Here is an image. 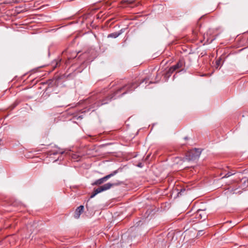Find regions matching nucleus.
Segmentation results:
<instances>
[{"instance_id":"obj_22","label":"nucleus","mask_w":248,"mask_h":248,"mask_svg":"<svg viewBox=\"0 0 248 248\" xmlns=\"http://www.w3.org/2000/svg\"><path fill=\"white\" fill-rule=\"evenodd\" d=\"M137 166L138 167H140V168H141L142 167L143 165H142V164L141 163H139L138 165H137Z\"/></svg>"},{"instance_id":"obj_4","label":"nucleus","mask_w":248,"mask_h":248,"mask_svg":"<svg viewBox=\"0 0 248 248\" xmlns=\"http://www.w3.org/2000/svg\"><path fill=\"white\" fill-rule=\"evenodd\" d=\"M202 153L199 148H194L187 152L186 155V159L188 161H194L199 158Z\"/></svg>"},{"instance_id":"obj_19","label":"nucleus","mask_w":248,"mask_h":248,"mask_svg":"<svg viewBox=\"0 0 248 248\" xmlns=\"http://www.w3.org/2000/svg\"><path fill=\"white\" fill-rule=\"evenodd\" d=\"M50 155H55L58 153V152H53V151H50Z\"/></svg>"},{"instance_id":"obj_14","label":"nucleus","mask_w":248,"mask_h":248,"mask_svg":"<svg viewBox=\"0 0 248 248\" xmlns=\"http://www.w3.org/2000/svg\"><path fill=\"white\" fill-rule=\"evenodd\" d=\"M235 173V172H233V173H232L231 172H227L224 176H223L222 177V178H227V177H229V176H231L233 174H234Z\"/></svg>"},{"instance_id":"obj_9","label":"nucleus","mask_w":248,"mask_h":248,"mask_svg":"<svg viewBox=\"0 0 248 248\" xmlns=\"http://www.w3.org/2000/svg\"><path fill=\"white\" fill-rule=\"evenodd\" d=\"M108 177L105 176V177L101 178L100 179H99L97 180H96L92 184V185H100L102 184H103L104 182H106L107 180H108Z\"/></svg>"},{"instance_id":"obj_20","label":"nucleus","mask_w":248,"mask_h":248,"mask_svg":"<svg viewBox=\"0 0 248 248\" xmlns=\"http://www.w3.org/2000/svg\"><path fill=\"white\" fill-rule=\"evenodd\" d=\"M77 55H78V53L76 52L75 53V55H74V56L73 57H68V59H72V58H76Z\"/></svg>"},{"instance_id":"obj_16","label":"nucleus","mask_w":248,"mask_h":248,"mask_svg":"<svg viewBox=\"0 0 248 248\" xmlns=\"http://www.w3.org/2000/svg\"><path fill=\"white\" fill-rule=\"evenodd\" d=\"M60 64H61V60H58L56 62V64L55 65V66H54L53 67V70H54V69L58 67V66H59L60 65Z\"/></svg>"},{"instance_id":"obj_17","label":"nucleus","mask_w":248,"mask_h":248,"mask_svg":"<svg viewBox=\"0 0 248 248\" xmlns=\"http://www.w3.org/2000/svg\"><path fill=\"white\" fill-rule=\"evenodd\" d=\"M221 61V59L220 58H219V59H218L216 61V65L218 66L220 63V62Z\"/></svg>"},{"instance_id":"obj_6","label":"nucleus","mask_w":248,"mask_h":248,"mask_svg":"<svg viewBox=\"0 0 248 248\" xmlns=\"http://www.w3.org/2000/svg\"><path fill=\"white\" fill-rule=\"evenodd\" d=\"M83 205H80L79 207H78L75 211L74 217L77 219L78 218L80 217V215L83 213Z\"/></svg>"},{"instance_id":"obj_23","label":"nucleus","mask_w":248,"mask_h":248,"mask_svg":"<svg viewBox=\"0 0 248 248\" xmlns=\"http://www.w3.org/2000/svg\"><path fill=\"white\" fill-rule=\"evenodd\" d=\"M78 118L82 119L83 118V115H79L78 116Z\"/></svg>"},{"instance_id":"obj_21","label":"nucleus","mask_w":248,"mask_h":248,"mask_svg":"<svg viewBox=\"0 0 248 248\" xmlns=\"http://www.w3.org/2000/svg\"><path fill=\"white\" fill-rule=\"evenodd\" d=\"M86 111H87V109L86 108H84L83 109H81L80 110V112H81V113H83L86 112Z\"/></svg>"},{"instance_id":"obj_3","label":"nucleus","mask_w":248,"mask_h":248,"mask_svg":"<svg viewBox=\"0 0 248 248\" xmlns=\"http://www.w3.org/2000/svg\"><path fill=\"white\" fill-rule=\"evenodd\" d=\"M123 182L120 181H117L115 183H108L107 184H105V185L100 186V187H98V188L94 189L93 192L92 193L90 198H93L96 194L104 191L107 190L108 189H109L111 187L113 186H120L122 184H123Z\"/></svg>"},{"instance_id":"obj_18","label":"nucleus","mask_w":248,"mask_h":248,"mask_svg":"<svg viewBox=\"0 0 248 248\" xmlns=\"http://www.w3.org/2000/svg\"><path fill=\"white\" fill-rule=\"evenodd\" d=\"M122 3H126L127 4H131V3H132V2L130 1L129 0H123L122 1Z\"/></svg>"},{"instance_id":"obj_7","label":"nucleus","mask_w":248,"mask_h":248,"mask_svg":"<svg viewBox=\"0 0 248 248\" xmlns=\"http://www.w3.org/2000/svg\"><path fill=\"white\" fill-rule=\"evenodd\" d=\"M185 60L184 58H181L177 63L173 65L172 66L175 68V70L178 69L180 68H182L183 66L185 65Z\"/></svg>"},{"instance_id":"obj_13","label":"nucleus","mask_w":248,"mask_h":248,"mask_svg":"<svg viewBox=\"0 0 248 248\" xmlns=\"http://www.w3.org/2000/svg\"><path fill=\"white\" fill-rule=\"evenodd\" d=\"M72 158L76 161H78L80 159L81 156L76 154H72L71 155Z\"/></svg>"},{"instance_id":"obj_8","label":"nucleus","mask_w":248,"mask_h":248,"mask_svg":"<svg viewBox=\"0 0 248 248\" xmlns=\"http://www.w3.org/2000/svg\"><path fill=\"white\" fill-rule=\"evenodd\" d=\"M125 30V29H122L118 32H114L111 33L110 34H109L108 35V38L111 37V38H117L120 34H121L122 33H123L124 31Z\"/></svg>"},{"instance_id":"obj_11","label":"nucleus","mask_w":248,"mask_h":248,"mask_svg":"<svg viewBox=\"0 0 248 248\" xmlns=\"http://www.w3.org/2000/svg\"><path fill=\"white\" fill-rule=\"evenodd\" d=\"M175 68L172 66H171L166 72V76L170 77L175 71Z\"/></svg>"},{"instance_id":"obj_25","label":"nucleus","mask_w":248,"mask_h":248,"mask_svg":"<svg viewBox=\"0 0 248 248\" xmlns=\"http://www.w3.org/2000/svg\"><path fill=\"white\" fill-rule=\"evenodd\" d=\"M202 232V231H199V234H200V233H201V232Z\"/></svg>"},{"instance_id":"obj_2","label":"nucleus","mask_w":248,"mask_h":248,"mask_svg":"<svg viewBox=\"0 0 248 248\" xmlns=\"http://www.w3.org/2000/svg\"><path fill=\"white\" fill-rule=\"evenodd\" d=\"M149 80V78H145L139 81H134L131 82H129L126 84H125L123 87L118 89L116 91V93H122L121 96L124 95L129 92H132L134 91L136 88H137L140 84H141L144 82H147V81Z\"/></svg>"},{"instance_id":"obj_15","label":"nucleus","mask_w":248,"mask_h":248,"mask_svg":"<svg viewBox=\"0 0 248 248\" xmlns=\"http://www.w3.org/2000/svg\"><path fill=\"white\" fill-rule=\"evenodd\" d=\"M186 191V189H185V188L181 189L180 191L179 192H178V196H179V195L182 196V195H184Z\"/></svg>"},{"instance_id":"obj_10","label":"nucleus","mask_w":248,"mask_h":248,"mask_svg":"<svg viewBox=\"0 0 248 248\" xmlns=\"http://www.w3.org/2000/svg\"><path fill=\"white\" fill-rule=\"evenodd\" d=\"M122 169L119 168L116 170H115L114 171H113L112 172H111L110 174H108L107 175V176L108 177V179H109L110 178H111V177L114 176L115 175H116L117 173H118L119 172L120 170H121Z\"/></svg>"},{"instance_id":"obj_24","label":"nucleus","mask_w":248,"mask_h":248,"mask_svg":"<svg viewBox=\"0 0 248 248\" xmlns=\"http://www.w3.org/2000/svg\"><path fill=\"white\" fill-rule=\"evenodd\" d=\"M184 139L185 140H188V137H186L184 138Z\"/></svg>"},{"instance_id":"obj_12","label":"nucleus","mask_w":248,"mask_h":248,"mask_svg":"<svg viewBox=\"0 0 248 248\" xmlns=\"http://www.w3.org/2000/svg\"><path fill=\"white\" fill-rule=\"evenodd\" d=\"M88 53L86 52L82 54L81 55L79 56L78 57V59H79L80 57H81V58H86L87 59L86 60L87 61H92V59L88 58Z\"/></svg>"},{"instance_id":"obj_1","label":"nucleus","mask_w":248,"mask_h":248,"mask_svg":"<svg viewBox=\"0 0 248 248\" xmlns=\"http://www.w3.org/2000/svg\"><path fill=\"white\" fill-rule=\"evenodd\" d=\"M117 94L116 92L106 96H104L101 93H98L89 98V102L92 104L91 106L92 108H97L108 103L112 98H115V96Z\"/></svg>"},{"instance_id":"obj_26","label":"nucleus","mask_w":248,"mask_h":248,"mask_svg":"<svg viewBox=\"0 0 248 248\" xmlns=\"http://www.w3.org/2000/svg\"><path fill=\"white\" fill-rule=\"evenodd\" d=\"M16 104L14 105V107H15L16 106Z\"/></svg>"},{"instance_id":"obj_5","label":"nucleus","mask_w":248,"mask_h":248,"mask_svg":"<svg viewBox=\"0 0 248 248\" xmlns=\"http://www.w3.org/2000/svg\"><path fill=\"white\" fill-rule=\"evenodd\" d=\"M207 217V214L205 212L204 210L199 209L194 214V217L196 220H193V221H203L206 219Z\"/></svg>"}]
</instances>
